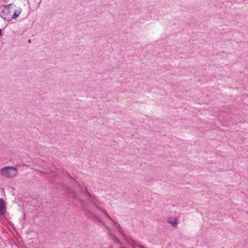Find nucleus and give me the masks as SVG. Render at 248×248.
Segmentation results:
<instances>
[{
    "mask_svg": "<svg viewBox=\"0 0 248 248\" xmlns=\"http://www.w3.org/2000/svg\"><path fill=\"white\" fill-rule=\"evenodd\" d=\"M85 191L86 193L89 195L91 198V202L94 204L95 206H96L98 210L104 213L107 218L108 219V223L110 225H113L115 228L118 230L120 234H121L123 236V238L127 241L126 235L124 233V231L123 229L121 228L120 225L118 224V223L114 220L112 217L107 213V212L105 210H102L100 208L98 205L99 204L98 202L97 201L96 198L94 196H91L87 191V189L85 188Z\"/></svg>",
    "mask_w": 248,
    "mask_h": 248,
    "instance_id": "1",
    "label": "nucleus"
},
{
    "mask_svg": "<svg viewBox=\"0 0 248 248\" xmlns=\"http://www.w3.org/2000/svg\"><path fill=\"white\" fill-rule=\"evenodd\" d=\"M85 191L86 193L89 195L91 198V202L94 204L95 206H96L98 210L104 213L107 218L108 219V223L110 225H113L115 228L118 230L120 234H121L123 236V238L127 241L126 235L124 233V231L123 229L121 228L120 225L118 224V223L114 220L112 217L107 213V212L105 210H102L100 208L98 205L99 204L98 202L97 201L96 198L94 196H91L87 191V189L85 188Z\"/></svg>",
    "mask_w": 248,
    "mask_h": 248,
    "instance_id": "2",
    "label": "nucleus"
},
{
    "mask_svg": "<svg viewBox=\"0 0 248 248\" xmlns=\"http://www.w3.org/2000/svg\"><path fill=\"white\" fill-rule=\"evenodd\" d=\"M15 5L7 4L0 8V16L5 20L10 21L12 19V14Z\"/></svg>",
    "mask_w": 248,
    "mask_h": 248,
    "instance_id": "3",
    "label": "nucleus"
},
{
    "mask_svg": "<svg viewBox=\"0 0 248 248\" xmlns=\"http://www.w3.org/2000/svg\"><path fill=\"white\" fill-rule=\"evenodd\" d=\"M96 220L98 221L99 225L106 229V231L108 233L109 237L112 239L114 242H116L119 245H120L121 242L116 236V235L112 232L110 228L108 227V226L104 221H102L99 217H96Z\"/></svg>",
    "mask_w": 248,
    "mask_h": 248,
    "instance_id": "4",
    "label": "nucleus"
},
{
    "mask_svg": "<svg viewBox=\"0 0 248 248\" xmlns=\"http://www.w3.org/2000/svg\"><path fill=\"white\" fill-rule=\"evenodd\" d=\"M0 172L4 177L11 178L17 175L18 170L15 167H5L1 169Z\"/></svg>",
    "mask_w": 248,
    "mask_h": 248,
    "instance_id": "5",
    "label": "nucleus"
},
{
    "mask_svg": "<svg viewBox=\"0 0 248 248\" xmlns=\"http://www.w3.org/2000/svg\"><path fill=\"white\" fill-rule=\"evenodd\" d=\"M15 7V6L14 7V12L12 14V19H15L18 17L21 12V9L20 8H18L16 10Z\"/></svg>",
    "mask_w": 248,
    "mask_h": 248,
    "instance_id": "6",
    "label": "nucleus"
},
{
    "mask_svg": "<svg viewBox=\"0 0 248 248\" xmlns=\"http://www.w3.org/2000/svg\"><path fill=\"white\" fill-rule=\"evenodd\" d=\"M6 210V205L2 199H0V211L4 213Z\"/></svg>",
    "mask_w": 248,
    "mask_h": 248,
    "instance_id": "7",
    "label": "nucleus"
},
{
    "mask_svg": "<svg viewBox=\"0 0 248 248\" xmlns=\"http://www.w3.org/2000/svg\"><path fill=\"white\" fill-rule=\"evenodd\" d=\"M170 223L172 224V225L173 227H176V225H177V221L176 220H175L174 221H171Z\"/></svg>",
    "mask_w": 248,
    "mask_h": 248,
    "instance_id": "8",
    "label": "nucleus"
},
{
    "mask_svg": "<svg viewBox=\"0 0 248 248\" xmlns=\"http://www.w3.org/2000/svg\"><path fill=\"white\" fill-rule=\"evenodd\" d=\"M137 246L140 247V248H146L144 246H142L140 244H137L136 245Z\"/></svg>",
    "mask_w": 248,
    "mask_h": 248,
    "instance_id": "9",
    "label": "nucleus"
},
{
    "mask_svg": "<svg viewBox=\"0 0 248 248\" xmlns=\"http://www.w3.org/2000/svg\"><path fill=\"white\" fill-rule=\"evenodd\" d=\"M28 41H29V43H30L31 42V40L29 39Z\"/></svg>",
    "mask_w": 248,
    "mask_h": 248,
    "instance_id": "10",
    "label": "nucleus"
}]
</instances>
